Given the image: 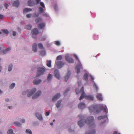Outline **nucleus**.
<instances>
[{"mask_svg": "<svg viewBox=\"0 0 134 134\" xmlns=\"http://www.w3.org/2000/svg\"><path fill=\"white\" fill-rule=\"evenodd\" d=\"M82 65L81 64H79L77 65L76 66L75 69L77 70V74L79 73L80 72V69Z\"/></svg>", "mask_w": 134, "mask_h": 134, "instance_id": "f8f14e48", "label": "nucleus"}, {"mask_svg": "<svg viewBox=\"0 0 134 134\" xmlns=\"http://www.w3.org/2000/svg\"><path fill=\"white\" fill-rule=\"evenodd\" d=\"M26 133L27 134H32L31 131L29 129H27L26 131Z\"/></svg>", "mask_w": 134, "mask_h": 134, "instance_id": "c756f323", "label": "nucleus"}, {"mask_svg": "<svg viewBox=\"0 0 134 134\" xmlns=\"http://www.w3.org/2000/svg\"><path fill=\"white\" fill-rule=\"evenodd\" d=\"M61 102L62 100H59L57 102L56 105V107L57 108H58L60 107Z\"/></svg>", "mask_w": 134, "mask_h": 134, "instance_id": "4be33fe9", "label": "nucleus"}, {"mask_svg": "<svg viewBox=\"0 0 134 134\" xmlns=\"http://www.w3.org/2000/svg\"><path fill=\"white\" fill-rule=\"evenodd\" d=\"M45 26V24L44 23H41L38 25V28L40 29H43Z\"/></svg>", "mask_w": 134, "mask_h": 134, "instance_id": "2eb2a0df", "label": "nucleus"}, {"mask_svg": "<svg viewBox=\"0 0 134 134\" xmlns=\"http://www.w3.org/2000/svg\"><path fill=\"white\" fill-rule=\"evenodd\" d=\"M52 76L51 75L49 74L47 77L48 80H50L51 79V78H52Z\"/></svg>", "mask_w": 134, "mask_h": 134, "instance_id": "4c0bfd02", "label": "nucleus"}, {"mask_svg": "<svg viewBox=\"0 0 134 134\" xmlns=\"http://www.w3.org/2000/svg\"><path fill=\"white\" fill-rule=\"evenodd\" d=\"M65 59L69 63H74V60L72 58L69 57L68 55H66L65 56Z\"/></svg>", "mask_w": 134, "mask_h": 134, "instance_id": "423d86ee", "label": "nucleus"}, {"mask_svg": "<svg viewBox=\"0 0 134 134\" xmlns=\"http://www.w3.org/2000/svg\"><path fill=\"white\" fill-rule=\"evenodd\" d=\"M11 107H12V106H9V109H10L11 108Z\"/></svg>", "mask_w": 134, "mask_h": 134, "instance_id": "774afa93", "label": "nucleus"}, {"mask_svg": "<svg viewBox=\"0 0 134 134\" xmlns=\"http://www.w3.org/2000/svg\"><path fill=\"white\" fill-rule=\"evenodd\" d=\"M60 95L59 93L57 94L54 96L52 99V100L53 101H55L57 100L60 97Z\"/></svg>", "mask_w": 134, "mask_h": 134, "instance_id": "1a4fd4ad", "label": "nucleus"}, {"mask_svg": "<svg viewBox=\"0 0 134 134\" xmlns=\"http://www.w3.org/2000/svg\"><path fill=\"white\" fill-rule=\"evenodd\" d=\"M46 65L47 66H48V67H51V60H48L47 61Z\"/></svg>", "mask_w": 134, "mask_h": 134, "instance_id": "cd10ccee", "label": "nucleus"}, {"mask_svg": "<svg viewBox=\"0 0 134 134\" xmlns=\"http://www.w3.org/2000/svg\"><path fill=\"white\" fill-rule=\"evenodd\" d=\"M78 108L80 109H82L85 107V104L83 103H81L78 105Z\"/></svg>", "mask_w": 134, "mask_h": 134, "instance_id": "9d476101", "label": "nucleus"}, {"mask_svg": "<svg viewBox=\"0 0 134 134\" xmlns=\"http://www.w3.org/2000/svg\"><path fill=\"white\" fill-rule=\"evenodd\" d=\"M70 90V88H68L65 91V92H68Z\"/></svg>", "mask_w": 134, "mask_h": 134, "instance_id": "4d7b16f0", "label": "nucleus"}, {"mask_svg": "<svg viewBox=\"0 0 134 134\" xmlns=\"http://www.w3.org/2000/svg\"><path fill=\"white\" fill-rule=\"evenodd\" d=\"M94 86L95 87L96 90V91L97 92L98 91V88L97 85H96L95 83H94Z\"/></svg>", "mask_w": 134, "mask_h": 134, "instance_id": "58836bf2", "label": "nucleus"}, {"mask_svg": "<svg viewBox=\"0 0 134 134\" xmlns=\"http://www.w3.org/2000/svg\"><path fill=\"white\" fill-rule=\"evenodd\" d=\"M107 117V115H105L104 116H100L98 117V120H100L102 119H103L104 118H106Z\"/></svg>", "mask_w": 134, "mask_h": 134, "instance_id": "bb28decb", "label": "nucleus"}, {"mask_svg": "<svg viewBox=\"0 0 134 134\" xmlns=\"http://www.w3.org/2000/svg\"><path fill=\"white\" fill-rule=\"evenodd\" d=\"M41 93H28L27 94L28 97H29L33 95L32 98L35 99L40 96Z\"/></svg>", "mask_w": 134, "mask_h": 134, "instance_id": "39448f33", "label": "nucleus"}, {"mask_svg": "<svg viewBox=\"0 0 134 134\" xmlns=\"http://www.w3.org/2000/svg\"><path fill=\"white\" fill-rule=\"evenodd\" d=\"M97 99L99 100L102 101L103 100L102 95L100 94L97 95Z\"/></svg>", "mask_w": 134, "mask_h": 134, "instance_id": "6ab92c4d", "label": "nucleus"}, {"mask_svg": "<svg viewBox=\"0 0 134 134\" xmlns=\"http://www.w3.org/2000/svg\"><path fill=\"white\" fill-rule=\"evenodd\" d=\"M5 100L6 101H8L9 100V99L8 98H7L5 99Z\"/></svg>", "mask_w": 134, "mask_h": 134, "instance_id": "69168bd1", "label": "nucleus"}, {"mask_svg": "<svg viewBox=\"0 0 134 134\" xmlns=\"http://www.w3.org/2000/svg\"><path fill=\"white\" fill-rule=\"evenodd\" d=\"M3 32L6 34H7L9 32L7 29H5L3 31Z\"/></svg>", "mask_w": 134, "mask_h": 134, "instance_id": "e433bc0d", "label": "nucleus"}, {"mask_svg": "<svg viewBox=\"0 0 134 134\" xmlns=\"http://www.w3.org/2000/svg\"><path fill=\"white\" fill-rule=\"evenodd\" d=\"M113 134H118V132L116 131L114 132Z\"/></svg>", "mask_w": 134, "mask_h": 134, "instance_id": "0e129e2a", "label": "nucleus"}, {"mask_svg": "<svg viewBox=\"0 0 134 134\" xmlns=\"http://www.w3.org/2000/svg\"><path fill=\"white\" fill-rule=\"evenodd\" d=\"M70 72L69 71H68L67 75H66L65 77V79L66 82L69 79V77L70 76Z\"/></svg>", "mask_w": 134, "mask_h": 134, "instance_id": "4468645a", "label": "nucleus"}, {"mask_svg": "<svg viewBox=\"0 0 134 134\" xmlns=\"http://www.w3.org/2000/svg\"><path fill=\"white\" fill-rule=\"evenodd\" d=\"M62 59V57L61 55L58 56L56 60H61Z\"/></svg>", "mask_w": 134, "mask_h": 134, "instance_id": "473e14b6", "label": "nucleus"}, {"mask_svg": "<svg viewBox=\"0 0 134 134\" xmlns=\"http://www.w3.org/2000/svg\"><path fill=\"white\" fill-rule=\"evenodd\" d=\"M91 78L92 80H93V79H94V77H93L91 75Z\"/></svg>", "mask_w": 134, "mask_h": 134, "instance_id": "e2e57ef3", "label": "nucleus"}, {"mask_svg": "<svg viewBox=\"0 0 134 134\" xmlns=\"http://www.w3.org/2000/svg\"><path fill=\"white\" fill-rule=\"evenodd\" d=\"M41 82V79L35 80L33 82L35 85H37L40 84Z\"/></svg>", "mask_w": 134, "mask_h": 134, "instance_id": "ddd939ff", "label": "nucleus"}, {"mask_svg": "<svg viewBox=\"0 0 134 134\" xmlns=\"http://www.w3.org/2000/svg\"><path fill=\"white\" fill-rule=\"evenodd\" d=\"M88 75L87 73H85L83 76V79L86 81H87L88 80Z\"/></svg>", "mask_w": 134, "mask_h": 134, "instance_id": "412c9836", "label": "nucleus"}, {"mask_svg": "<svg viewBox=\"0 0 134 134\" xmlns=\"http://www.w3.org/2000/svg\"><path fill=\"white\" fill-rule=\"evenodd\" d=\"M49 111H47L45 113V115L46 116H47L49 115Z\"/></svg>", "mask_w": 134, "mask_h": 134, "instance_id": "603ef678", "label": "nucleus"}, {"mask_svg": "<svg viewBox=\"0 0 134 134\" xmlns=\"http://www.w3.org/2000/svg\"><path fill=\"white\" fill-rule=\"evenodd\" d=\"M105 107L103 106L100 107V108H98V105H97L89 107L88 109L90 113L93 112L94 114H98L102 110H104Z\"/></svg>", "mask_w": 134, "mask_h": 134, "instance_id": "f03ea898", "label": "nucleus"}, {"mask_svg": "<svg viewBox=\"0 0 134 134\" xmlns=\"http://www.w3.org/2000/svg\"><path fill=\"white\" fill-rule=\"evenodd\" d=\"M84 88L83 87H82L81 90H80V92H84Z\"/></svg>", "mask_w": 134, "mask_h": 134, "instance_id": "de8ad7c7", "label": "nucleus"}, {"mask_svg": "<svg viewBox=\"0 0 134 134\" xmlns=\"http://www.w3.org/2000/svg\"><path fill=\"white\" fill-rule=\"evenodd\" d=\"M13 5L15 7H18L19 5V0H17L14 1Z\"/></svg>", "mask_w": 134, "mask_h": 134, "instance_id": "dca6fc26", "label": "nucleus"}, {"mask_svg": "<svg viewBox=\"0 0 134 134\" xmlns=\"http://www.w3.org/2000/svg\"><path fill=\"white\" fill-rule=\"evenodd\" d=\"M104 111V112H105L106 114H107L108 113V109L107 108H105L103 110Z\"/></svg>", "mask_w": 134, "mask_h": 134, "instance_id": "c03bdc74", "label": "nucleus"}, {"mask_svg": "<svg viewBox=\"0 0 134 134\" xmlns=\"http://www.w3.org/2000/svg\"><path fill=\"white\" fill-rule=\"evenodd\" d=\"M36 116L39 120H42V118L41 114L39 113H36Z\"/></svg>", "mask_w": 134, "mask_h": 134, "instance_id": "f3484780", "label": "nucleus"}, {"mask_svg": "<svg viewBox=\"0 0 134 134\" xmlns=\"http://www.w3.org/2000/svg\"><path fill=\"white\" fill-rule=\"evenodd\" d=\"M54 75L58 79H60V76L58 70L56 69L55 70L54 72Z\"/></svg>", "mask_w": 134, "mask_h": 134, "instance_id": "6e6552de", "label": "nucleus"}, {"mask_svg": "<svg viewBox=\"0 0 134 134\" xmlns=\"http://www.w3.org/2000/svg\"><path fill=\"white\" fill-rule=\"evenodd\" d=\"M42 21V19L41 18L38 17L36 18L35 20V22L37 23L41 22Z\"/></svg>", "mask_w": 134, "mask_h": 134, "instance_id": "5701e85b", "label": "nucleus"}, {"mask_svg": "<svg viewBox=\"0 0 134 134\" xmlns=\"http://www.w3.org/2000/svg\"><path fill=\"white\" fill-rule=\"evenodd\" d=\"M46 38V36H43L42 38V41H44L45 40Z\"/></svg>", "mask_w": 134, "mask_h": 134, "instance_id": "49530a36", "label": "nucleus"}, {"mask_svg": "<svg viewBox=\"0 0 134 134\" xmlns=\"http://www.w3.org/2000/svg\"><path fill=\"white\" fill-rule=\"evenodd\" d=\"M39 15V14H36V13H34L32 15V17L34 18L38 17Z\"/></svg>", "mask_w": 134, "mask_h": 134, "instance_id": "ea45409f", "label": "nucleus"}, {"mask_svg": "<svg viewBox=\"0 0 134 134\" xmlns=\"http://www.w3.org/2000/svg\"><path fill=\"white\" fill-rule=\"evenodd\" d=\"M31 14H28L26 15V17L27 18H30L31 17Z\"/></svg>", "mask_w": 134, "mask_h": 134, "instance_id": "09e8293b", "label": "nucleus"}, {"mask_svg": "<svg viewBox=\"0 0 134 134\" xmlns=\"http://www.w3.org/2000/svg\"><path fill=\"white\" fill-rule=\"evenodd\" d=\"M28 4L29 6H32L33 5V2L31 0H30L28 2Z\"/></svg>", "mask_w": 134, "mask_h": 134, "instance_id": "a878e982", "label": "nucleus"}, {"mask_svg": "<svg viewBox=\"0 0 134 134\" xmlns=\"http://www.w3.org/2000/svg\"><path fill=\"white\" fill-rule=\"evenodd\" d=\"M21 121L22 123H24L25 121V119H23L21 120Z\"/></svg>", "mask_w": 134, "mask_h": 134, "instance_id": "864d4df0", "label": "nucleus"}, {"mask_svg": "<svg viewBox=\"0 0 134 134\" xmlns=\"http://www.w3.org/2000/svg\"><path fill=\"white\" fill-rule=\"evenodd\" d=\"M16 34V32L14 31H13V35L14 36H15Z\"/></svg>", "mask_w": 134, "mask_h": 134, "instance_id": "6e6d98bb", "label": "nucleus"}, {"mask_svg": "<svg viewBox=\"0 0 134 134\" xmlns=\"http://www.w3.org/2000/svg\"><path fill=\"white\" fill-rule=\"evenodd\" d=\"M12 67H13L12 64H10L9 66V67L8 68V71H11L12 69Z\"/></svg>", "mask_w": 134, "mask_h": 134, "instance_id": "c85d7f7f", "label": "nucleus"}, {"mask_svg": "<svg viewBox=\"0 0 134 134\" xmlns=\"http://www.w3.org/2000/svg\"><path fill=\"white\" fill-rule=\"evenodd\" d=\"M4 16L3 15L0 14V19H3L4 18Z\"/></svg>", "mask_w": 134, "mask_h": 134, "instance_id": "8fccbe9b", "label": "nucleus"}, {"mask_svg": "<svg viewBox=\"0 0 134 134\" xmlns=\"http://www.w3.org/2000/svg\"><path fill=\"white\" fill-rule=\"evenodd\" d=\"M38 46L39 47L40 49L43 48V45L41 43H39L38 44Z\"/></svg>", "mask_w": 134, "mask_h": 134, "instance_id": "a19ab883", "label": "nucleus"}, {"mask_svg": "<svg viewBox=\"0 0 134 134\" xmlns=\"http://www.w3.org/2000/svg\"><path fill=\"white\" fill-rule=\"evenodd\" d=\"M32 27V26L30 25H26L25 26V29L30 30L31 29Z\"/></svg>", "mask_w": 134, "mask_h": 134, "instance_id": "aec40b11", "label": "nucleus"}, {"mask_svg": "<svg viewBox=\"0 0 134 134\" xmlns=\"http://www.w3.org/2000/svg\"><path fill=\"white\" fill-rule=\"evenodd\" d=\"M56 64L57 67L59 68H61L64 64V63L61 61L56 62Z\"/></svg>", "mask_w": 134, "mask_h": 134, "instance_id": "0eeeda50", "label": "nucleus"}, {"mask_svg": "<svg viewBox=\"0 0 134 134\" xmlns=\"http://www.w3.org/2000/svg\"><path fill=\"white\" fill-rule=\"evenodd\" d=\"M75 58H76V59H77V60H79V58H78V57L77 56V55H75Z\"/></svg>", "mask_w": 134, "mask_h": 134, "instance_id": "052dcab7", "label": "nucleus"}, {"mask_svg": "<svg viewBox=\"0 0 134 134\" xmlns=\"http://www.w3.org/2000/svg\"><path fill=\"white\" fill-rule=\"evenodd\" d=\"M55 44L57 46H59L60 44V43L58 41H55Z\"/></svg>", "mask_w": 134, "mask_h": 134, "instance_id": "37998d69", "label": "nucleus"}, {"mask_svg": "<svg viewBox=\"0 0 134 134\" xmlns=\"http://www.w3.org/2000/svg\"><path fill=\"white\" fill-rule=\"evenodd\" d=\"M2 69V67L1 66H0V72H1Z\"/></svg>", "mask_w": 134, "mask_h": 134, "instance_id": "338daca9", "label": "nucleus"}, {"mask_svg": "<svg viewBox=\"0 0 134 134\" xmlns=\"http://www.w3.org/2000/svg\"><path fill=\"white\" fill-rule=\"evenodd\" d=\"M40 4L41 5L42 7L43 8H44L45 9V6L44 3L42 2H40Z\"/></svg>", "mask_w": 134, "mask_h": 134, "instance_id": "79ce46f5", "label": "nucleus"}, {"mask_svg": "<svg viewBox=\"0 0 134 134\" xmlns=\"http://www.w3.org/2000/svg\"><path fill=\"white\" fill-rule=\"evenodd\" d=\"M11 49V48L10 47H9L6 49L5 50L3 51V53L4 54L5 53L7 52V51H9Z\"/></svg>", "mask_w": 134, "mask_h": 134, "instance_id": "f704fd0d", "label": "nucleus"}, {"mask_svg": "<svg viewBox=\"0 0 134 134\" xmlns=\"http://www.w3.org/2000/svg\"><path fill=\"white\" fill-rule=\"evenodd\" d=\"M39 11L41 13H42L44 11V9L42 7H40L39 8Z\"/></svg>", "mask_w": 134, "mask_h": 134, "instance_id": "7c9ffc66", "label": "nucleus"}, {"mask_svg": "<svg viewBox=\"0 0 134 134\" xmlns=\"http://www.w3.org/2000/svg\"><path fill=\"white\" fill-rule=\"evenodd\" d=\"M78 84L79 86L80 84H81V82L79 81L78 82Z\"/></svg>", "mask_w": 134, "mask_h": 134, "instance_id": "680f3d73", "label": "nucleus"}, {"mask_svg": "<svg viewBox=\"0 0 134 134\" xmlns=\"http://www.w3.org/2000/svg\"><path fill=\"white\" fill-rule=\"evenodd\" d=\"M37 4H38L40 1V0H36Z\"/></svg>", "mask_w": 134, "mask_h": 134, "instance_id": "bf43d9fd", "label": "nucleus"}, {"mask_svg": "<svg viewBox=\"0 0 134 134\" xmlns=\"http://www.w3.org/2000/svg\"><path fill=\"white\" fill-rule=\"evenodd\" d=\"M45 71V68L39 67L37 68L36 77H38L43 74Z\"/></svg>", "mask_w": 134, "mask_h": 134, "instance_id": "7ed1b4c3", "label": "nucleus"}, {"mask_svg": "<svg viewBox=\"0 0 134 134\" xmlns=\"http://www.w3.org/2000/svg\"><path fill=\"white\" fill-rule=\"evenodd\" d=\"M14 125L16 126H20L21 124L19 122H15L14 123Z\"/></svg>", "mask_w": 134, "mask_h": 134, "instance_id": "393cba45", "label": "nucleus"}, {"mask_svg": "<svg viewBox=\"0 0 134 134\" xmlns=\"http://www.w3.org/2000/svg\"><path fill=\"white\" fill-rule=\"evenodd\" d=\"M13 131L12 130H9L8 131V134H13Z\"/></svg>", "mask_w": 134, "mask_h": 134, "instance_id": "c9c22d12", "label": "nucleus"}, {"mask_svg": "<svg viewBox=\"0 0 134 134\" xmlns=\"http://www.w3.org/2000/svg\"><path fill=\"white\" fill-rule=\"evenodd\" d=\"M80 120L78 122V125L80 127L83 126L85 123L89 125V129L90 130L86 133V134H95V130L94 129L95 126V124L93 122L94 117L93 116H90L88 118L85 120V122H84L83 118V117L81 115L79 116Z\"/></svg>", "mask_w": 134, "mask_h": 134, "instance_id": "f257e3e1", "label": "nucleus"}, {"mask_svg": "<svg viewBox=\"0 0 134 134\" xmlns=\"http://www.w3.org/2000/svg\"><path fill=\"white\" fill-rule=\"evenodd\" d=\"M43 15L44 16H48V15L46 13H44Z\"/></svg>", "mask_w": 134, "mask_h": 134, "instance_id": "13d9d810", "label": "nucleus"}, {"mask_svg": "<svg viewBox=\"0 0 134 134\" xmlns=\"http://www.w3.org/2000/svg\"><path fill=\"white\" fill-rule=\"evenodd\" d=\"M32 10V9L30 8H26L23 11V13H25Z\"/></svg>", "mask_w": 134, "mask_h": 134, "instance_id": "b1692460", "label": "nucleus"}, {"mask_svg": "<svg viewBox=\"0 0 134 134\" xmlns=\"http://www.w3.org/2000/svg\"><path fill=\"white\" fill-rule=\"evenodd\" d=\"M15 86V84L14 83H13L11 84L9 87L10 89H13Z\"/></svg>", "mask_w": 134, "mask_h": 134, "instance_id": "2f4dec72", "label": "nucleus"}, {"mask_svg": "<svg viewBox=\"0 0 134 134\" xmlns=\"http://www.w3.org/2000/svg\"><path fill=\"white\" fill-rule=\"evenodd\" d=\"M8 5L7 3H5L4 4V7L6 9H7V8Z\"/></svg>", "mask_w": 134, "mask_h": 134, "instance_id": "3c124183", "label": "nucleus"}, {"mask_svg": "<svg viewBox=\"0 0 134 134\" xmlns=\"http://www.w3.org/2000/svg\"><path fill=\"white\" fill-rule=\"evenodd\" d=\"M85 93H82L81 94V96L80 98V100L82 99L84 97H85V99H88L91 100H93L94 98L92 96L88 95L85 96Z\"/></svg>", "mask_w": 134, "mask_h": 134, "instance_id": "20e7f679", "label": "nucleus"}, {"mask_svg": "<svg viewBox=\"0 0 134 134\" xmlns=\"http://www.w3.org/2000/svg\"><path fill=\"white\" fill-rule=\"evenodd\" d=\"M93 37L94 39L95 40H98V36L96 35H94L93 36Z\"/></svg>", "mask_w": 134, "mask_h": 134, "instance_id": "72a5a7b5", "label": "nucleus"}, {"mask_svg": "<svg viewBox=\"0 0 134 134\" xmlns=\"http://www.w3.org/2000/svg\"><path fill=\"white\" fill-rule=\"evenodd\" d=\"M37 46V44L35 43L32 46V50L34 52H36L37 51V49L36 48Z\"/></svg>", "mask_w": 134, "mask_h": 134, "instance_id": "a211bd4d", "label": "nucleus"}, {"mask_svg": "<svg viewBox=\"0 0 134 134\" xmlns=\"http://www.w3.org/2000/svg\"><path fill=\"white\" fill-rule=\"evenodd\" d=\"M36 90V88H34L32 89L31 92H35Z\"/></svg>", "mask_w": 134, "mask_h": 134, "instance_id": "a18cd8bd", "label": "nucleus"}, {"mask_svg": "<svg viewBox=\"0 0 134 134\" xmlns=\"http://www.w3.org/2000/svg\"><path fill=\"white\" fill-rule=\"evenodd\" d=\"M42 53L44 54H45V52L44 51H43L41 52L40 53L42 55H43V54H42Z\"/></svg>", "mask_w": 134, "mask_h": 134, "instance_id": "5fc2aeb1", "label": "nucleus"}, {"mask_svg": "<svg viewBox=\"0 0 134 134\" xmlns=\"http://www.w3.org/2000/svg\"><path fill=\"white\" fill-rule=\"evenodd\" d=\"M32 35H36L39 33V31L37 28H35L32 30Z\"/></svg>", "mask_w": 134, "mask_h": 134, "instance_id": "9b49d317", "label": "nucleus"}]
</instances>
